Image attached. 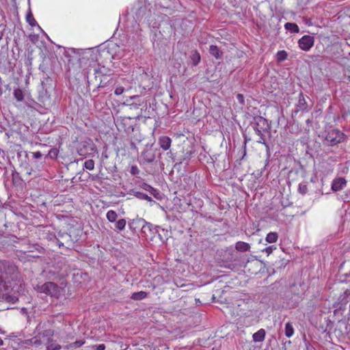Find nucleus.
<instances>
[{"mask_svg": "<svg viewBox=\"0 0 350 350\" xmlns=\"http://www.w3.org/2000/svg\"><path fill=\"white\" fill-rule=\"evenodd\" d=\"M24 282L16 265L11 260H0V289L8 291L10 284Z\"/></svg>", "mask_w": 350, "mask_h": 350, "instance_id": "nucleus-1", "label": "nucleus"}, {"mask_svg": "<svg viewBox=\"0 0 350 350\" xmlns=\"http://www.w3.org/2000/svg\"><path fill=\"white\" fill-rule=\"evenodd\" d=\"M12 290L0 289V301L16 304L18 301V296L24 293L25 282H20L10 284Z\"/></svg>", "mask_w": 350, "mask_h": 350, "instance_id": "nucleus-2", "label": "nucleus"}, {"mask_svg": "<svg viewBox=\"0 0 350 350\" xmlns=\"http://www.w3.org/2000/svg\"><path fill=\"white\" fill-rule=\"evenodd\" d=\"M252 126L256 133L260 137L258 142L265 143V134H269L271 129V126L267 120L262 116L254 117Z\"/></svg>", "mask_w": 350, "mask_h": 350, "instance_id": "nucleus-3", "label": "nucleus"}, {"mask_svg": "<svg viewBox=\"0 0 350 350\" xmlns=\"http://www.w3.org/2000/svg\"><path fill=\"white\" fill-rule=\"evenodd\" d=\"M346 135L338 129H331L326 132L324 137V144L327 146H334L342 142Z\"/></svg>", "mask_w": 350, "mask_h": 350, "instance_id": "nucleus-4", "label": "nucleus"}, {"mask_svg": "<svg viewBox=\"0 0 350 350\" xmlns=\"http://www.w3.org/2000/svg\"><path fill=\"white\" fill-rule=\"evenodd\" d=\"M36 289L40 293L54 297H58L60 294L59 287L53 282H46L42 285H37Z\"/></svg>", "mask_w": 350, "mask_h": 350, "instance_id": "nucleus-5", "label": "nucleus"}, {"mask_svg": "<svg viewBox=\"0 0 350 350\" xmlns=\"http://www.w3.org/2000/svg\"><path fill=\"white\" fill-rule=\"evenodd\" d=\"M94 81H89L88 77L85 76L87 78V82L88 85L90 83L96 84V90L98 91L100 88H105L107 85L109 83V80H107L106 74L103 72L101 68H98L94 70Z\"/></svg>", "mask_w": 350, "mask_h": 350, "instance_id": "nucleus-6", "label": "nucleus"}, {"mask_svg": "<svg viewBox=\"0 0 350 350\" xmlns=\"http://www.w3.org/2000/svg\"><path fill=\"white\" fill-rule=\"evenodd\" d=\"M134 224H137V227H141V233L145 237L148 236V232H152V224L142 218L134 219L129 223L131 230H135V227H133Z\"/></svg>", "mask_w": 350, "mask_h": 350, "instance_id": "nucleus-7", "label": "nucleus"}, {"mask_svg": "<svg viewBox=\"0 0 350 350\" xmlns=\"http://www.w3.org/2000/svg\"><path fill=\"white\" fill-rule=\"evenodd\" d=\"M65 267L66 260L64 258L55 261V262L49 269L48 273L50 275L49 277H53L54 279L57 276H64L66 273L62 272V270Z\"/></svg>", "mask_w": 350, "mask_h": 350, "instance_id": "nucleus-8", "label": "nucleus"}, {"mask_svg": "<svg viewBox=\"0 0 350 350\" xmlns=\"http://www.w3.org/2000/svg\"><path fill=\"white\" fill-rule=\"evenodd\" d=\"M306 98L309 99L308 96H306L303 92H300L298 96V100L295 105V109L292 111V116H296L299 112L306 113L310 110V107L306 101Z\"/></svg>", "mask_w": 350, "mask_h": 350, "instance_id": "nucleus-9", "label": "nucleus"}, {"mask_svg": "<svg viewBox=\"0 0 350 350\" xmlns=\"http://www.w3.org/2000/svg\"><path fill=\"white\" fill-rule=\"evenodd\" d=\"M117 126L118 130L124 131L128 134L133 132V120L130 117H120L117 119Z\"/></svg>", "mask_w": 350, "mask_h": 350, "instance_id": "nucleus-10", "label": "nucleus"}, {"mask_svg": "<svg viewBox=\"0 0 350 350\" xmlns=\"http://www.w3.org/2000/svg\"><path fill=\"white\" fill-rule=\"evenodd\" d=\"M159 150L151 146H146L142 152L141 158L144 163H152L156 159L157 153Z\"/></svg>", "mask_w": 350, "mask_h": 350, "instance_id": "nucleus-11", "label": "nucleus"}, {"mask_svg": "<svg viewBox=\"0 0 350 350\" xmlns=\"http://www.w3.org/2000/svg\"><path fill=\"white\" fill-rule=\"evenodd\" d=\"M298 44L303 51H308L314 45V37L308 35L304 36L299 40Z\"/></svg>", "mask_w": 350, "mask_h": 350, "instance_id": "nucleus-12", "label": "nucleus"}, {"mask_svg": "<svg viewBox=\"0 0 350 350\" xmlns=\"http://www.w3.org/2000/svg\"><path fill=\"white\" fill-rule=\"evenodd\" d=\"M96 151L95 145L92 143L83 145L77 150L79 155L86 157L88 155L93 154Z\"/></svg>", "mask_w": 350, "mask_h": 350, "instance_id": "nucleus-13", "label": "nucleus"}, {"mask_svg": "<svg viewBox=\"0 0 350 350\" xmlns=\"http://www.w3.org/2000/svg\"><path fill=\"white\" fill-rule=\"evenodd\" d=\"M44 323L42 324L41 323H40L37 325L36 329L38 332V335L39 336V337L42 336L43 338H47L49 340H51V338L53 336L54 331L51 329H43L44 328Z\"/></svg>", "mask_w": 350, "mask_h": 350, "instance_id": "nucleus-14", "label": "nucleus"}, {"mask_svg": "<svg viewBox=\"0 0 350 350\" xmlns=\"http://www.w3.org/2000/svg\"><path fill=\"white\" fill-rule=\"evenodd\" d=\"M347 185V180L343 177L336 178L332 183V189L334 191H339L342 190Z\"/></svg>", "mask_w": 350, "mask_h": 350, "instance_id": "nucleus-15", "label": "nucleus"}, {"mask_svg": "<svg viewBox=\"0 0 350 350\" xmlns=\"http://www.w3.org/2000/svg\"><path fill=\"white\" fill-rule=\"evenodd\" d=\"M140 188L146 190L150 193V195L154 196L157 200H161V196L159 190L152 187L151 185H148L146 183H142L139 185Z\"/></svg>", "mask_w": 350, "mask_h": 350, "instance_id": "nucleus-16", "label": "nucleus"}, {"mask_svg": "<svg viewBox=\"0 0 350 350\" xmlns=\"http://www.w3.org/2000/svg\"><path fill=\"white\" fill-rule=\"evenodd\" d=\"M208 52L216 59L221 60L223 58L224 52L216 45L211 44L209 46Z\"/></svg>", "mask_w": 350, "mask_h": 350, "instance_id": "nucleus-17", "label": "nucleus"}, {"mask_svg": "<svg viewBox=\"0 0 350 350\" xmlns=\"http://www.w3.org/2000/svg\"><path fill=\"white\" fill-rule=\"evenodd\" d=\"M58 238L60 239L64 243V246H66V248H69L70 246H72V241L71 236L66 233V232H58Z\"/></svg>", "mask_w": 350, "mask_h": 350, "instance_id": "nucleus-18", "label": "nucleus"}, {"mask_svg": "<svg viewBox=\"0 0 350 350\" xmlns=\"http://www.w3.org/2000/svg\"><path fill=\"white\" fill-rule=\"evenodd\" d=\"M189 59L193 66H198L201 60L200 53L196 49L191 50L189 55Z\"/></svg>", "mask_w": 350, "mask_h": 350, "instance_id": "nucleus-19", "label": "nucleus"}, {"mask_svg": "<svg viewBox=\"0 0 350 350\" xmlns=\"http://www.w3.org/2000/svg\"><path fill=\"white\" fill-rule=\"evenodd\" d=\"M12 184L15 187H21L23 184V180L22 179L20 174L14 170L12 172Z\"/></svg>", "mask_w": 350, "mask_h": 350, "instance_id": "nucleus-20", "label": "nucleus"}, {"mask_svg": "<svg viewBox=\"0 0 350 350\" xmlns=\"http://www.w3.org/2000/svg\"><path fill=\"white\" fill-rule=\"evenodd\" d=\"M172 139L165 135L161 136L159 139L160 147L164 150H168L171 146Z\"/></svg>", "mask_w": 350, "mask_h": 350, "instance_id": "nucleus-21", "label": "nucleus"}, {"mask_svg": "<svg viewBox=\"0 0 350 350\" xmlns=\"http://www.w3.org/2000/svg\"><path fill=\"white\" fill-rule=\"evenodd\" d=\"M130 194H133L134 196H135L139 200H145L150 202H155L151 197L148 196L147 194L136 191L135 189H132L130 191Z\"/></svg>", "mask_w": 350, "mask_h": 350, "instance_id": "nucleus-22", "label": "nucleus"}, {"mask_svg": "<svg viewBox=\"0 0 350 350\" xmlns=\"http://www.w3.org/2000/svg\"><path fill=\"white\" fill-rule=\"evenodd\" d=\"M266 332L264 329H260L258 331L255 332L253 336V341L255 342H262L265 340Z\"/></svg>", "mask_w": 350, "mask_h": 350, "instance_id": "nucleus-23", "label": "nucleus"}, {"mask_svg": "<svg viewBox=\"0 0 350 350\" xmlns=\"http://www.w3.org/2000/svg\"><path fill=\"white\" fill-rule=\"evenodd\" d=\"M23 344L25 345H34L39 347L42 344V341L38 335L23 341Z\"/></svg>", "mask_w": 350, "mask_h": 350, "instance_id": "nucleus-24", "label": "nucleus"}, {"mask_svg": "<svg viewBox=\"0 0 350 350\" xmlns=\"http://www.w3.org/2000/svg\"><path fill=\"white\" fill-rule=\"evenodd\" d=\"M235 249L239 252H244L250 250V245L247 243L238 241L235 244Z\"/></svg>", "mask_w": 350, "mask_h": 350, "instance_id": "nucleus-25", "label": "nucleus"}, {"mask_svg": "<svg viewBox=\"0 0 350 350\" xmlns=\"http://www.w3.org/2000/svg\"><path fill=\"white\" fill-rule=\"evenodd\" d=\"M147 296H148V293L142 291L133 293L131 295V298L133 300L137 301V300L144 299L146 297H147Z\"/></svg>", "mask_w": 350, "mask_h": 350, "instance_id": "nucleus-26", "label": "nucleus"}, {"mask_svg": "<svg viewBox=\"0 0 350 350\" xmlns=\"http://www.w3.org/2000/svg\"><path fill=\"white\" fill-rule=\"evenodd\" d=\"M284 27L286 30L291 31V33H298L299 31L298 25L294 23H286L284 25Z\"/></svg>", "mask_w": 350, "mask_h": 350, "instance_id": "nucleus-27", "label": "nucleus"}, {"mask_svg": "<svg viewBox=\"0 0 350 350\" xmlns=\"http://www.w3.org/2000/svg\"><path fill=\"white\" fill-rule=\"evenodd\" d=\"M29 252H33L35 251L38 252L40 254H45V250L43 247L38 244H33L32 245H30L29 247Z\"/></svg>", "mask_w": 350, "mask_h": 350, "instance_id": "nucleus-28", "label": "nucleus"}, {"mask_svg": "<svg viewBox=\"0 0 350 350\" xmlns=\"http://www.w3.org/2000/svg\"><path fill=\"white\" fill-rule=\"evenodd\" d=\"M13 94H14V96L15 99L18 102L23 101V100H24V94H23V92L22 91L21 89H20V88L15 89L14 90Z\"/></svg>", "mask_w": 350, "mask_h": 350, "instance_id": "nucleus-29", "label": "nucleus"}, {"mask_svg": "<svg viewBox=\"0 0 350 350\" xmlns=\"http://www.w3.org/2000/svg\"><path fill=\"white\" fill-rule=\"evenodd\" d=\"M278 239V234L275 232H271L267 234L266 241L270 243H275Z\"/></svg>", "mask_w": 350, "mask_h": 350, "instance_id": "nucleus-30", "label": "nucleus"}, {"mask_svg": "<svg viewBox=\"0 0 350 350\" xmlns=\"http://www.w3.org/2000/svg\"><path fill=\"white\" fill-rule=\"evenodd\" d=\"M294 334V328L293 327L292 323L288 322L285 325V335L286 337L290 338Z\"/></svg>", "mask_w": 350, "mask_h": 350, "instance_id": "nucleus-31", "label": "nucleus"}, {"mask_svg": "<svg viewBox=\"0 0 350 350\" xmlns=\"http://www.w3.org/2000/svg\"><path fill=\"white\" fill-rule=\"evenodd\" d=\"M126 221L124 219H120L115 224V230L122 231L125 228Z\"/></svg>", "mask_w": 350, "mask_h": 350, "instance_id": "nucleus-32", "label": "nucleus"}, {"mask_svg": "<svg viewBox=\"0 0 350 350\" xmlns=\"http://www.w3.org/2000/svg\"><path fill=\"white\" fill-rule=\"evenodd\" d=\"M60 349L61 345L54 342L52 339L48 340L46 345L47 350H59Z\"/></svg>", "mask_w": 350, "mask_h": 350, "instance_id": "nucleus-33", "label": "nucleus"}, {"mask_svg": "<svg viewBox=\"0 0 350 350\" xmlns=\"http://www.w3.org/2000/svg\"><path fill=\"white\" fill-rule=\"evenodd\" d=\"M107 219L109 222H115L118 218V214L113 210H109L106 215Z\"/></svg>", "mask_w": 350, "mask_h": 350, "instance_id": "nucleus-34", "label": "nucleus"}, {"mask_svg": "<svg viewBox=\"0 0 350 350\" xmlns=\"http://www.w3.org/2000/svg\"><path fill=\"white\" fill-rule=\"evenodd\" d=\"M288 54L286 51L282 50L279 51L276 54V59L278 62L284 61L287 58Z\"/></svg>", "mask_w": 350, "mask_h": 350, "instance_id": "nucleus-35", "label": "nucleus"}, {"mask_svg": "<svg viewBox=\"0 0 350 350\" xmlns=\"http://www.w3.org/2000/svg\"><path fill=\"white\" fill-rule=\"evenodd\" d=\"M26 20H27V22L29 23V25L31 27H34L37 25V22L35 20V18H33V16L31 11H29L27 13V14L26 16Z\"/></svg>", "mask_w": 350, "mask_h": 350, "instance_id": "nucleus-36", "label": "nucleus"}, {"mask_svg": "<svg viewBox=\"0 0 350 350\" xmlns=\"http://www.w3.org/2000/svg\"><path fill=\"white\" fill-rule=\"evenodd\" d=\"M58 153H59L58 149L56 148H53L49 151L46 157L50 158L51 159H55L57 157Z\"/></svg>", "mask_w": 350, "mask_h": 350, "instance_id": "nucleus-37", "label": "nucleus"}, {"mask_svg": "<svg viewBox=\"0 0 350 350\" xmlns=\"http://www.w3.org/2000/svg\"><path fill=\"white\" fill-rule=\"evenodd\" d=\"M298 191L301 195H305L308 192V187L306 183H301L298 186Z\"/></svg>", "mask_w": 350, "mask_h": 350, "instance_id": "nucleus-38", "label": "nucleus"}, {"mask_svg": "<svg viewBox=\"0 0 350 350\" xmlns=\"http://www.w3.org/2000/svg\"><path fill=\"white\" fill-rule=\"evenodd\" d=\"M83 167L89 170H92L94 168V161L92 159H88L85 161Z\"/></svg>", "mask_w": 350, "mask_h": 350, "instance_id": "nucleus-39", "label": "nucleus"}, {"mask_svg": "<svg viewBox=\"0 0 350 350\" xmlns=\"http://www.w3.org/2000/svg\"><path fill=\"white\" fill-rule=\"evenodd\" d=\"M52 237L54 239V243L59 246V247H64V243L60 240L58 237H57L55 234H52Z\"/></svg>", "mask_w": 350, "mask_h": 350, "instance_id": "nucleus-40", "label": "nucleus"}, {"mask_svg": "<svg viewBox=\"0 0 350 350\" xmlns=\"http://www.w3.org/2000/svg\"><path fill=\"white\" fill-rule=\"evenodd\" d=\"M84 343H85L84 340H76L75 342L71 343L70 345V346L71 347L78 348V347H81Z\"/></svg>", "mask_w": 350, "mask_h": 350, "instance_id": "nucleus-41", "label": "nucleus"}, {"mask_svg": "<svg viewBox=\"0 0 350 350\" xmlns=\"http://www.w3.org/2000/svg\"><path fill=\"white\" fill-rule=\"evenodd\" d=\"M146 10V8L145 7H140L139 9H138V11L136 13L137 14V18L139 21H141L142 19V16H140V14L141 13H144L145 12Z\"/></svg>", "mask_w": 350, "mask_h": 350, "instance_id": "nucleus-42", "label": "nucleus"}, {"mask_svg": "<svg viewBox=\"0 0 350 350\" xmlns=\"http://www.w3.org/2000/svg\"><path fill=\"white\" fill-rule=\"evenodd\" d=\"M237 99L242 106L245 105V98L242 94H238L237 95Z\"/></svg>", "mask_w": 350, "mask_h": 350, "instance_id": "nucleus-43", "label": "nucleus"}, {"mask_svg": "<svg viewBox=\"0 0 350 350\" xmlns=\"http://www.w3.org/2000/svg\"><path fill=\"white\" fill-rule=\"evenodd\" d=\"M130 173L133 176L137 175L139 173V170L136 165H132Z\"/></svg>", "mask_w": 350, "mask_h": 350, "instance_id": "nucleus-44", "label": "nucleus"}, {"mask_svg": "<svg viewBox=\"0 0 350 350\" xmlns=\"http://www.w3.org/2000/svg\"><path fill=\"white\" fill-rule=\"evenodd\" d=\"M124 88L123 87L119 86L115 89L114 93L116 95H121L124 92Z\"/></svg>", "mask_w": 350, "mask_h": 350, "instance_id": "nucleus-45", "label": "nucleus"}, {"mask_svg": "<svg viewBox=\"0 0 350 350\" xmlns=\"http://www.w3.org/2000/svg\"><path fill=\"white\" fill-rule=\"evenodd\" d=\"M276 249L274 246H269L264 249L262 251H265L266 253H267L268 255L272 253L273 250Z\"/></svg>", "mask_w": 350, "mask_h": 350, "instance_id": "nucleus-46", "label": "nucleus"}, {"mask_svg": "<svg viewBox=\"0 0 350 350\" xmlns=\"http://www.w3.org/2000/svg\"><path fill=\"white\" fill-rule=\"evenodd\" d=\"M349 295H350V291H349V290H348V289H347V290L343 293V294H342V295H341L340 296L339 299H340V301H343V299H344L346 297L349 296Z\"/></svg>", "mask_w": 350, "mask_h": 350, "instance_id": "nucleus-47", "label": "nucleus"}, {"mask_svg": "<svg viewBox=\"0 0 350 350\" xmlns=\"http://www.w3.org/2000/svg\"><path fill=\"white\" fill-rule=\"evenodd\" d=\"M94 349L95 350H105V345L104 344H99L98 345L94 346Z\"/></svg>", "mask_w": 350, "mask_h": 350, "instance_id": "nucleus-48", "label": "nucleus"}, {"mask_svg": "<svg viewBox=\"0 0 350 350\" xmlns=\"http://www.w3.org/2000/svg\"><path fill=\"white\" fill-rule=\"evenodd\" d=\"M32 154H33V157L36 159H39L42 158V154L40 152H32Z\"/></svg>", "mask_w": 350, "mask_h": 350, "instance_id": "nucleus-49", "label": "nucleus"}, {"mask_svg": "<svg viewBox=\"0 0 350 350\" xmlns=\"http://www.w3.org/2000/svg\"><path fill=\"white\" fill-rule=\"evenodd\" d=\"M131 148L132 150H137V146L134 142L131 143Z\"/></svg>", "mask_w": 350, "mask_h": 350, "instance_id": "nucleus-50", "label": "nucleus"}, {"mask_svg": "<svg viewBox=\"0 0 350 350\" xmlns=\"http://www.w3.org/2000/svg\"><path fill=\"white\" fill-rule=\"evenodd\" d=\"M52 234H48V239H49L50 241H53H53H54V239H53V237H52Z\"/></svg>", "mask_w": 350, "mask_h": 350, "instance_id": "nucleus-51", "label": "nucleus"}, {"mask_svg": "<svg viewBox=\"0 0 350 350\" xmlns=\"http://www.w3.org/2000/svg\"><path fill=\"white\" fill-rule=\"evenodd\" d=\"M3 345V340L0 337V347Z\"/></svg>", "mask_w": 350, "mask_h": 350, "instance_id": "nucleus-52", "label": "nucleus"}, {"mask_svg": "<svg viewBox=\"0 0 350 350\" xmlns=\"http://www.w3.org/2000/svg\"><path fill=\"white\" fill-rule=\"evenodd\" d=\"M295 284H293L291 286V291H293V288L295 287Z\"/></svg>", "mask_w": 350, "mask_h": 350, "instance_id": "nucleus-53", "label": "nucleus"}, {"mask_svg": "<svg viewBox=\"0 0 350 350\" xmlns=\"http://www.w3.org/2000/svg\"><path fill=\"white\" fill-rule=\"evenodd\" d=\"M133 227H135V229H136V228H139V227H137V224H134V225H133Z\"/></svg>", "mask_w": 350, "mask_h": 350, "instance_id": "nucleus-54", "label": "nucleus"}, {"mask_svg": "<svg viewBox=\"0 0 350 350\" xmlns=\"http://www.w3.org/2000/svg\"><path fill=\"white\" fill-rule=\"evenodd\" d=\"M344 264H345V262H342V263H341V265H340V269L342 267V266L344 265Z\"/></svg>", "mask_w": 350, "mask_h": 350, "instance_id": "nucleus-55", "label": "nucleus"}, {"mask_svg": "<svg viewBox=\"0 0 350 350\" xmlns=\"http://www.w3.org/2000/svg\"><path fill=\"white\" fill-rule=\"evenodd\" d=\"M286 344H291V340H288V341H286V342H285V344H286Z\"/></svg>", "mask_w": 350, "mask_h": 350, "instance_id": "nucleus-56", "label": "nucleus"}, {"mask_svg": "<svg viewBox=\"0 0 350 350\" xmlns=\"http://www.w3.org/2000/svg\"><path fill=\"white\" fill-rule=\"evenodd\" d=\"M310 122V119H308V120H306V123H307V124H309Z\"/></svg>", "mask_w": 350, "mask_h": 350, "instance_id": "nucleus-57", "label": "nucleus"}, {"mask_svg": "<svg viewBox=\"0 0 350 350\" xmlns=\"http://www.w3.org/2000/svg\"><path fill=\"white\" fill-rule=\"evenodd\" d=\"M249 262H250V261L248 260V261H247V264L245 265V268L247 267V265H248V263H249Z\"/></svg>", "mask_w": 350, "mask_h": 350, "instance_id": "nucleus-58", "label": "nucleus"}, {"mask_svg": "<svg viewBox=\"0 0 350 350\" xmlns=\"http://www.w3.org/2000/svg\"><path fill=\"white\" fill-rule=\"evenodd\" d=\"M187 154L190 155L191 154V152H187Z\"/></svg>", "mask_w": 350, "mask_h": 350, "instance_id": "nucleus-59", "label": "nucleus"}, {"mask_svg": "<svg viewBox=\"0 0 350 350\" xmlns=\"http://www.w3.org/2000/svg\"><path fill=\"white\" fill-rule=\"evenodd\" d=\"M33 257H39V255L37 256H32Z\"/></svg>", "mask_w": 350, "mask_h": 350, "instance_id": "nucleus-60", "label": "nucleus"}, {"mask_svg": "<svg viewBox=\"0 0 350 350\" xmlns=\"http://www.w3.org/2000/svg\"><path fill=\"white\" fill-rule=\"evenodd\" d=\"M311 181H312V182H313V181H314V178H311Z\"/></svg>", "mask_w": 350, "mask_h": 350, "instance_id": "nucleus-61", "label": "nucleus"}]
</instances>
